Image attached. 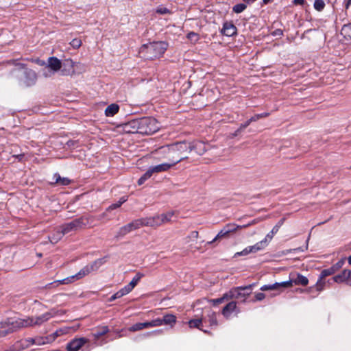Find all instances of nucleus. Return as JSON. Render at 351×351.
Masks as SVG:
<instances>
[{
    "label": "nucleus",
    "instance_id": "obj_1",
    "mask_svg": "<svg viewBox=\"0 0 351 351\" xmlns=\"http://www.w3.org/2000/svg\"><path fill=\"white\" fill-rule=\"evenodd\" d=\"M187 149L186 141H179L161 146L156 149L155 152L157 154L162 155L164 158L170 160L171 164L174 166L188 158L187 156H184L187 152Z\"/></svg>",
    "mask_w": 351,
    "mask_h": 351
},
{
    "label": "nucleus",
    "instance_id": "obj_2",
    "mask_svg": "<svg viewBox=\"0 0 351 351\" xmlns=\"http://www.w3.org/2000/svg\"><path fill=\"white\" fill-rule=\"evenodd\" d=\"M167 49L165 42H153L143 45L139 53L147 60H154L162 56Z\"/></svg>",
    "mask_w": 351,
    "mask_h": 351
},
{
    "label": "nucleus",
    "instance_id": "obj_3",
    "mask_svg": "<svg viewBox=\"0 0 351 351\" xmlns=\"http://www.w3.org/2000/svg\"><path fill=\"white\" fill-rule=\"evenodd\" d=\"M16 60H12L9 62L19 66V69H14L13 73L17 72V78L21 84L29 87L34 86L37 81V75L34 71L26 67V64L23 63H15Z\"/></svg>",
    "mask_w": 351,
    "mask_h": 351
},
{
    "label": "nucleus",
    "instance_id": "obj_4",
    "mask_svg": "<svg viewBox=\"0 0 351 351\" xmlns=\"http://www.w3.org/2000/svg\"><path fill=\"white\" fill-rule=\"evenodd\" d=\"M95 219L93 216H82L75 219L71 222L64 223L60 227V230L63 234L69 233L71 231H75L78 229L84 228L89 226H90Z\"/></svg>",
    "mask_w": 351,
    "mask_h": 351
},
{
    "label": "nucleus",
    "instance_id": "obj_5",
    "mask_svg": "<svg viewBox=\"0 0 351 351\" xmlns=\"http://www.w3.org/2000/svg\"><path fill=\"white\" fill-rule=\"evenodd\" d=\"M138 134L150 135L160 129L158 121L151 117H144L138 119Z\"/></svg>",
    "mask_w": 351,
    "mask_h": 351
},
{
    "label": "nucleus",
    "instance_id": "obj_6",
    "mask_svg": "<svg viewBox=\"0 0 351 351\" xmlns=\"http://www.w3.org/2000/svg\"><path fill=\"white\" fill-rule=\"evenodd\" d=\"M255 284H251L247 286L237 287L231 289L227 294L229 300L237 299L241 302H245L247 296L252 293V287Z\"/></svg>",
    "mask_w": 351,
    "mask_h": 351
},
{
    "label": "nucleus",
    "instance_id": "obj_7",
    "mask_svg": "<svg viewBox=\"0 0 351 351\" xmlns=\"http://www.w3.org/2000/svg\"><path fill=\"white\" fill-rule=\"evenodd\" d=\"M1 328H5L0 331L3 336H5L9 333H12L22 328L21 318H8L5 322L1 323Z\"/></svg>",
    "mask_w": 351,
    "mask_h": 351
},
{
    "label": "nucleus",
    "instance_id": "obj_8",
    "mask_svg": "<svg viewBox=\"0 0 351 351\" xmlns=\"http://www.w3.org/2000/svg\"><path fill=\"white\" fill-rule=\"evenodd\" d=\"M107 256L98 258L93 262L88 264L84 267L78 273L76 274V276L82 278L83 277L88 275L89 274L96 271L98 269L102 266L107 261Z\"/></svg>",
    "mask_w": 351,
    "mask_h": 351
},
{
    "label": "nucleus",
    "instance_id": "obj_9",
    "mask_svg": "<svg viewBox=\"0 0 351 351\" xmlns=\"http://www.w3.org/2000/svg\"><path fill=\"white\" fill-rule=\"evenodd\" d=\"M140 228H141L140 219H134L130 223L121 227L117 232L115 237L117 239L123 237L130 232L139 229Z\"/></svg>",
    "mask_w": 351,
    "mask_h": 351
},
{
    "label": "nucleus",
    "instance_id": "obj_10",
    "mask_svg": "<svg viewBox=\"0 0 351 351\" xmlns=\"http://www.w3.org/2000/svg\"><path fill=\"white\" fill-rule=\"evenodd\" d=\"M187 145V153L195 151L198 155H203L208 149L209 145L202 141H193L192 143L186 142Z\"/></svg>",
    "mask_w": 351,
    "mask_h": 351
},
{
    "label": "nucleus",
    "instance_id": "obj_11",
    "mask_svg": "<svg viewBox=\"0 0 351 351\" xmlns=\"http://www.w3.org/2000/svg\"><path fill=\"white\" fill-rule=\"evenodd\" d=\"M89 343V339L86 337L74 338L67 343L66 351H79L86 343Z\"/></svg>",
    "mask_w": 351,
    "mask_h": 351
},
{
    "label": "nucleus",
    "instance_id": "obj_12",
    "mask_svg": "<svg viewBox=\"0 0 351 351\" xmlns=\"http://www.w3.org/2000/svg\"><path fill=\"white\" fill-rule=\"evenodd\" d=\"M75 62L71 59H66L62 63L61 74L62 75H72L75 73Z\"/></svg>",
    "mask_w": 351,
    "mask_h": 351
},
{
    "label": "nucleus",
    "instance_id": "obj_13",
    "mask_svg": "<svg viewBox=\"0 0 351 351\" xmlns=\"http://www.w3.org/2000/svg\"><path fill=\"white\" fill-rule=\"evenodd\" d=\"M333 280L337 283L345 282L348 285L351 286V271L344 269L341 274L335 276Z\"/></svg>",
    "mask_w": 351,
    "mask_h": 351
},
{
    "label": "nucleus",
    "instance_id": "obj_14",
    "mask_svg": "<svg viewBox=\"0 0 351 351\" xmlns=\"http://www.w3.org/2000/svg\"><path fill=\"white\" fill-rule=\"evenodd\" d=\"M221 33L226 36H232L237 35V28L231 21H226L223 24Z\"/></svg>",
    "mask_w": 351,
    "mask_h": 351
},
{
    "label": "nucleus",
    "instance_id": "obj_15",
    "mask_svg": "<svg viewBox=\"0 0 351 351\" xmlns=\"http://www.w3.org/2000/svg\"><path fill=\"white\" fill-rule=\"evenodd\" d=\"M123 130L125 133H138V119H132L122 125Z\"/></svg>",
    "mask_w": 351,
    "mask_h": 351
},
{
    "label": "nucleus",
    "instance_id": "obj_16",
    "mask_svg": "<svg viewBox=\"0 0 351 351\" xmlns=\"http://www.w3.org/2000/svg\"><path fill=\"white\" fill-rule=\"evenodd\" d=\"M140 222L141 223V227L143 226H150V227H157L160 226L158 215L151 217H144L140 218Z\"/></svg>",
    "mask_w": 351,
    "mask_h": 351
},
{
    "label": "nucleus",
    "instance_id": "obj_17",
    "mask_svg": "<svg viewBox=\"0 0 351 351\" xmlns=\"http://www.w3.org/2000/svg\"><path fill=\"white\" fill-rule=\"evenodd\" d=\"M81 278L76 276V274L67 277L62 280H55L46 285V287L51 288L52 286H58L59 285H66L73 282L75 280H80Z\"/></svg>",
    "mask_w": 351,
    "mask_h": 351
},
{
    "label": "nucleus",
    "instance_id": "obj_18",
    "mask_svg": "<svg viewBox=\"0 0 351 351\" xmlns=\"http://www.w3.org/2000/svg\"><path fill=\"white\" fill-rule=\"evenodd\" d=\"M47 66L54 72H56L60 70L61 71L62 62L58 58L52 56L49 58Z\"/></svg>",
    "mask_w": 351,
    "mask_h": 351
},
{
    "label": "nucleus",
    "instance_id": "obj_19",
    "mask_svg": "<svg viewBox=\"0 0 351 351\" xmlns=\"http://www.w3.org/2000/svg\"><path fill=\"white\" fill-rule=\"evenodd\" d=\"M203 321L204 322H206V318H204V319H191L188 322V324H189V326L190 328H197L199 330H201L202 331H203L204 333H209L208 330H204L202 326V322Z\"/></svg>",
    "mask_w": 351,
    "mask_h": 351
},
{
    "label": "nucleus",
    "instance_id": "obj_20",
    "mask_svg": "<svg viewBox=\"0 0 351 351\" xmlns=\"http://www.w3.org/2000/svg\"><path fill=\"white\" fill-rule=\"evenodd\" d=\"M236 308L237 302L234 301L230 302L223 308L221 313L225 317L228 318Z\"/></svg>",
    "mask_w": 351,
    "mask_h": 351
},
{
    "label": "nucleus",
    "instance_id": "obj_21",
    "mask_svg": "<svg viewBox=\"0 0 351 351\" xmlns=\"http://www.w3.org/2000/svg\"><path fill=\"white\" fill-rule=\"evenodd\" d=\"M162 319V324L173 328L177 322V317L173 314H166Z\"/></svg>",
    "mask_w": 351,
    "mask_h": 351
},
{
    "label": "nucleus",
    "instance_id": "obj_22",
    "mask_svg": "<svg viewBox=\"0 0 351 351\" xmlns=\"http://www.w3.org/2000/svg\"><path fill=\"white\" fill-rule=\"evenodd\" d=\"M52 317L51 313L47 312L40 316L34 317H33V325L34 326H40L43 323L47 322Z\"/></svg>",
    "mask_w": 351,
    "mask_h": 351
},
{
    "label": "nucleus",
    "instance_id": "obj_23",
    "mask_svg": "<svg viewBox=\"0 0 351 351\" xmlns=\"http://www.w3.org/2000/svg\"><path fill=\"white\" fill-rule=\"evenodd\" d=\"M173 165L170 163H162L156 166L150 167V169L154 173H160L168 171Z\"/></svg>",
    "mask_w": 351,
    "mask_h": 351
},
{
    "label": "nucleus",
    "instance_id": "obj_24",
    "mask_svg": "<svg viewBox=\"0 0 351 351\" xmlns=\"http://www.w3.org/2000/svg\"><path fill=\"white\" fill-rule=\"evenodd\" d=\"M291 280L292 284H295L296 285L306 286L308 283V278L300 274H297L295 278H291Z\"/></svg>",
    "mask_w": 351,
    "mask_h": 351
},
{
    "label": "nucleus",
    "instance_id": "obj_25",
    "mask_svg": "<svg viewBox=\"0 0 351 351\" xmlns=\"http://www.w3.org/2000/svg\"><path fill=\"white\" fill-rule=\"evenodd\" d=\"M254 221L252 222L251 223L244 225L243 226H239L234 223H228V224L226 225L223 228L224 231H226L228 233V234H230L231 232H235L237 230H238L239 228H246V227H248L249 226H250L251 224H254Z\"/></svg>",
    "mask_w": 351,
    "mask_h": 351
},
{
    "label": "nucleus",
    "instance_id": "obj_26",
    "mask_svg": "<svg viewBox=\"0 0 351 351\" xmlns=\"http://www.w3.org/2000/svg\"><path fill=\"white\" fill-rule=\"evenodd\" d=\"M119 110L118 104H112L109 105L105 110V114L106 117H113L115 115Z\"/></svg>",
    "mask_w": 351,
    "mask_h": 351
},
{
    "label": "nucleus",
    "instance_id": "obj_27",
    "mask_svg": "<svg viewBox=\"0 0 351 351\" xmlns=\"http://www.w3.org/2000/svg\"><path fill=\"white\" fill-rule=\"evenodd\" d=\"M109 332V328L107 326L97 327L95 332L93 333V337L95 339H98L101 336L107 334Z\"/></svg>",
    "mask_w": 351,
    "mask_h": 351
},
{
    "label": "nucleus",
    "instance_id": "obj_28",
    "mask_svg": "<svg viewBox=\"0 0 351 351\" xmlns=\"http://www.w3.org/2000/svg\"><path fill=\"white\" fill-rule=\"evenodd\" d=\"M80 327V325L73 326H64L58 329V333L60 335H63L65 334H68L70 332L76 331Z\"/></svg>",
    "mask_w": 351,
    "mask_h": 351
},
{
    "label": "nucleus",
    "instance_id": "obj_29",
    "mask_svg": "<svg viewBox=\"0 0 351 351\" xmlns=\"http://www.w3.org/2000/svg\"><path fill=\"white\" fill-rule=\"evenodd\" d=\"M55 184L62 186H67L71 183V180L67 178H62L58 173L54 175Z\"/></svg>",
    "mask_w": 351,
    "mask_h": 351
},
{
    "label": "nucleus",
    "instance_id": "obj_30",
    "mask_svg": "<svg viewBox=\"0 0 351 351\" xmlns=\"http://www.w3.org/2000/svg\"><path fill=\"white\" fill-rule=\"evenodd\" d=\"M144 276V275L140 272L137 273L135 276L132 278L131 282L127 285L126 286L130 288V290H132L135 287V286L138 284L140 280Z\"/></svg>",
    "mask_w": 351,
    "mask_h": 351
},
{
    "label": "nucleus",
    "instance_id": "obj_31",
    "mask_svg": "<svg viewBox=\"0 0 351 351\" xmlns=\"http://www.w3.org/2000/svg\"><path fill=\"white\" fill-rule=\"evenodd\" d=\"M284 219H281L271 230L270 232H269L265 237H267V239L268 241H270L272 239L274 235L276 234L281 226V225L283 223Z\"/></svg>",
    "mask_w": 351,
    "mask_h": 351
},
{
    "label": "nucleus",
    "instance_id": "obj_32",
    "mask_svg": "<svg viewBox=\"0 0 351 351\" xmlns=\"http://www.w3.org/2000/svg\"><path fill=\"white\" fill-rule=\"evenodd\" d=\"M173 215V213H163L160 215H158V219L160 220L159 223L160 226L162 223H167L170 221L171 217Z\"/></svg>",
    "mask_w": 351,
    "mask_h": 351
},
{
    "label": "nucleus",
    "instance_id": "obj_33",
    "mask_svg": "<svg viewBox=\"0 0 351 351\" xmlns=\"http://www.w3.org/2000/svg\"><path fill=\"white\" fill-rule=\"evenodd\" d=\"M341 33L345 38L351 40V23L344 25L341 28Z\"/></svg>",
    "mask_w": 351,
    "mask_h": 351
},
{
    "label": "nucleus",
    "instance_id": "obj_34",
    "mask_svg": "<svg viewBox=\"0 0 351 351\" xmlns=\"http://www.w3.org/2000/svg\"><path fill=\"white\" fill-rule=\"evenodd\" d=\"M207 317H208V322L210 326H217V319L216 313L211 311V312H210L209 314H208ZM206 322H207V319H206Z\"/></svg>",
    "mask_w": 351,
    "mask_h": 351
},
{
    "label": "nucleus",
    "instance_id": "obj_35",
    "mask_svg": "<svg viewBox=\"0 0 351 351\" xmlns=\"http://www.w3.org/2000/svg\"><path fill=\"white\" fill-rule=\"evenodd\" d=\"M323 279H320V278L318 279L317 283L314 287H309L308 289V291L311 292L314 289H316L317 292H320L322 291L325 286V282L322 281Z\"/></svg>",
    "mask_w": 351,
    "mask_h": 351
},
{
    "label": "nucleus",
    "instance_id": "obj_36",
    "mask_svg": "<svg viewBox=\"0 0 351 351\" xmlns=\"http://www.w3.org/2000/svg\"><path fill=\"white\" fill-rule=\"evenodd\" d=\"M63 235L61 230H58L56 233L49 237V241L51 243H56L61 239Z\"/></svg>",
    "mask_w": 351,
    "mask_h": 351
},
{
    "label": "nucleus",
    "instance_id": "obj_37",
    "mask_svg": "<svg viewBox=\"0 0 351 351\" xmlns=\"http://www.w3.org/2000/svg\"><path fill=\"white\" fill-rule=\"evenodd\" d=\"M228 236H229V234H228V233L226 231H224L223 228H222L219 232V233L217 234V236L212 241L207 242V244L210 245V244L213 243L214 242H215L219 239L227 237Z\"/></svg>",
    "mask_w": 351,
    "mask_h": 351
},
{
    "label": "nucleus",
    "instance_id": "obj_38",
    "mask_svg": "<svg viewBox=\"0 0 351 351\" xmlns=\"http://www.w3.org/2000/svg\"><path fill=\"white\" fill-rule=\"evenodd\" d=\"M21 326L22 328L33 326V317H27L25 319H21Z\"/></svg>",
    "mask_w": 351,
    "mask_h": 351
},
{
    "label": "nucleus",
    "instance_id": "obj_39",
    "mask_svg": "<svg viewBox=\"0 0 351 351\" xmlns=\"http://www.w3.org/2000/svg\"><path fill=\"white\" fill-rule=\"evenodd\" d=\"M247 8L246 4L245 3H238L234 5L232 7V11L237 14L241 13L243 12Z\"/></svg>",
    "mask_w": 351,
    "mask_h": 351
},
{
    "label": "nucleus",
    "instance_id": "obj_40",
    "mask_svg": "<svg viewBox=\"0 0 351 351\" xmlns=\"http://www.w3.org/2000/svg\"><path fill=\"white\" fill-rule=\"evenodd\" d=\"M313 6L316 10L321 12L325 8V2L324 0H315Z\"/></svg>",
    "mask_w": 351,
    "mask_h": 351
},
{
    "label": "nucleus",
    "instance_id": "obj_41",
    "mask_svg": "<svg viewBox=\"0 0 351 351\" xmlns=\"http://www.w3.org/2000/svg\"><path fill=\"white\" fill-rule=\"evenodd\" d=\"M225 300H229L227 293H224L221 298L210 300V302L213 305H217L223 302Z\"/></svg>",
    "mask_w": 351,
    "mask_h": 351
},
{
    "label": "nucleus",
    "instance_id": "obj_42",
    "mask_svg": "<svg viewBox=\"0 0 351 351\" xmlns=\"http://www.w3.org/2000/svg\"><path fill=\"white\" fill-rule=\"evenodd\" d=\"M131 291L130 290V288L127 286H125L124 287L121 288L120 290H119L117 292L115 293L117 295L116 296L118 297V298H121V297L128 294Z\"/></svg>",
    "mask_w": 351,
    "mask_h": 351
},
{
    "label": "nucleus",
    "instance_id": "obj_43",
    "mask_svg": "<svg viewBox=\"0 0 351 351\" xmlns=\"http://www.w3.org/2000/svg\"><path fill=\"white\" fill-rule=\"evenodd\" d=\"M333 274H335L334 269H331V267H329L328 269H323L321 271L319 277H320V279H324L328 276L332 275Z\"/></svg>",
    "mask_w": 351,
    "mask_h": 351
},
{
    "label": "nucleus",
    "instance_id": "obj_44",
    "mask_svg": "<svg viewBox=\"0 0 351 351\" xmlns=\"http://www.w3.org/2000/svg\"><path fill=\"white\" fill-rule=\"evenodd\" d=\"M269 241L265 237L263 240L256 243L254 245L258 251L264 249L268 244Z\"/></svg>",
    "mask_w": 351,
    "mask_h": 351
},
{
    "label": "nucleus",
    "instance_id": "obj_45",
    "mask_svg": "<svg viewBox=\"0 0 351 351\" xmlns=\"http://www.w3.org/2000/svg\"><path fill=\"white\" fill-rule=\"evenodd\" d=\"M260 289L263 291L278 290V285L276 282L271 285H265L262 286Z\"/></svg>",
    "mask_w": 351,
    "mask_h": 351
},
{
    "label": "nucleus",
    "instance_id": "obj_46",
    "mask_svg": "<svg viewBox=\"0 0 351 351\" xmlns=\"http://www.w3.org/2000/svg\"><path fill=\"white\" fill-rule=\"evenodd\" d=\"M269 115V112H263L261 114H256L250 118V121L254 122L258 121L259 119L267 117Z\"/></svg>",
    "mask_w": 351,
    "mask_h": 351
},
{
    "label": "nucleus",
    "instance_id": "obj_47",
    "mask_svg": "<svg viewBox=\"0 0 351 351\" xmlns=\"http://www.w3.org/2000/svg\"><path fill=\"white\" fill-rule=\"evenodd\" d=\"M278 285V290L280 288H287L293 285L291 278L288 281H284L282 282H276Z\"/></svg>",
    "mask_w": 351,
    "mask_h": 351
},
{
    "label": "nucleus",
    "instance_id": "obj_48",
    "mask_svg": "<svg viewBox=\"0 0 351 351\" xmlns=\"http://www.w3.org/2000/svg\"><path fill=\"white\" fill-rule=\"evenodd\" d=\"M186 38L191 41L197 42L199 40V36L194 32H190L187 34Z\"/></svg>",
    "mask_w": 351,
    "mask_h": 351
},
{
    "label": "nucleus",
    "instance_id": "obj_49",
    "mask_svg": "<svg viewBox=\"0 0 351 351\" xmlns=\"http://www.w3.org/2000/svg\"><path fill=\"white\" fill-rule=\"evenodd\" d=\"M345 261L343 259L339 260L338 262H337L335 264H334L332 266H331V269H334V272L335 273L337 270H339L340 268L342 267Z\"/></svg>",
    "mask_w": 351,
    "mask_h": 351
},
{
    "label": "nucleus",
    "instance_id": "obj_50",
    "mask_svg": "<svg viewBox=\"0 0 351 351\" xmlns=\"http://www.w3.org/2000/svg\"><path fill=\"white\" fill-rule=\"evenodd\" d=\"M130 332H136L143 330L142 324L141 322L136 323L128 328Z\"/></svg>",
    "mask_w": 351,
    "mask_h": 351
},
{
    "label": "nucleus",
    "instance_id": "obj_51",
    "mask_svg": "<svg viewBox=\"0 0 351 351\" xmlns=\"http://www.w3.org/2000/svg\"><path fill=\"white\" fill-rule=\"evenodd\" d=\"M70 45L73 47V48L78 49L82 45V41L79 38H74L71 41Z\"/></svg>",
    "mask_w": 351,
    "mask_h": 351
},
{
    "label": "nucleus",
    "instance_id": "obj_52",
    "mask_svg": "<svg viewBox=\"0 0 351 351\" xmlns=\"http://www.w3.org/2000/svg\"><path fill=\"white\" fill-rule=\"evenodd\" d=\"M78 144H79V141H76V140H69L66 143V145L69 147V148H75V147H78Z\"/></svg>",
    "mask_w": 351,
    "mask_h": 351
},
{
    "label": "nucleus",
    "instance_id": "obj_53",
    "mask_svg": "<svg viewBox=\"0 0 351 351\" xmlns=\"http://www.w3.org/2000/svg\"><path fill=\"white\" fill-rule=\"evenodd\" d=\"M156 13L160 14H169L171 12L168 8H167L165 7H162V6L158 7L156 9Z\"/></svg>",
    "mask_w": 351,
    "mask_h": 351
},
{
    "label": "nucleus",
    "instance_id": "obj_54",
    "mask_svg": "<svg viewBox=\"0 0 351 351\" xmlns=\"http://www.w3.org/2000/svg\"><path fill=\"white\" fill-rule=\"evenodd\" d=\"M151 327H156L162 326V319L157 318L150 321Z\"/></svg>",
    "mask_w": 351,
    "mask_h": 351
},
{
    "label": "nucleus",
    "instance_id": "obj_55",
    "mask_svg": "<svg viewBox=\"0 0 351 351\" xmlns=\"http://www.w3.org/2000/svg\"><path fill=\"white\" fill-rule=\"evenodd\" d=\"M252 121H250V119H248L247 121H246L245 123L241 124V125L239 126V128L237 129V132H241L242 131H243L247 127L249 126V125L252 123Z\"/></svg>",
    "mask_w": 351,
    "mask_h": 351
},
{
    "label": "nucleus",
    "instance_id": "obj_56",
    "mask_svg": "<svg viewBox=\"0 0 351 351\" xmlns=\"http://www.w3.org/2000/svg\"><path fill=\"white\" fill-rule=\"evenodd\" d=\"M255 299L254 301H261L265 298V294L261 292L257 293L254 295Z\"/></svg>",
    "mask_w": 351,
    "mask_h": 351
},
{
    "label": "nucleus",
    "instance_id": "obj_57",
    "mask_svg": "<svg viewBox=\"0 0 351 351\" xmlns=\"http://www.w3.org/2000/svg\"><path fill=\"white\" fill-rule=\"evenodd\" d=\"M250 253V252L249 251V247H247L243 250H242V251H241L239 252H237L235 254L234 256H246V255L249 254Z\"/></svg>",
    "mask_w": 351,
    "mask_h": 351
},
{
    "label": "nucleus",
    "instance_id": "obj_58",
    "mask_svg": "<svg viewBox=\"0 0 351 351\" xmlns=\"http://www.w3.org/2000/svg\"><path fill=\"white\" fill-rule=\"evenodd\" d=\"M153 175V173L150 169V167L148 169V170L142 176V177L145 180V181L147 180H148L149 178H150L152 177V176Z\"/></svg>",
    "mask_w": 351,
    "mask_h": 351
},
{
    "label": "nucleus",
    "instance_id": "obj_59",
    "mask_svg": "<svg viewBox=\"0 0 351 351\" xmlns=\"http://www.w3.org/2000/svg\"><path fill=\"white\" fill-rule=\"evenodd\" d=\"M121 205L119 204V202H117V203H114V204H111L108 208V210H114V209H116V208H118L121 206Z\"/></svg>",
    "mask_w": 351,
    "mask_h": 351
},
{
    "label": "nucleus",
    "instance_id": "obj_60",
    "mask_svg": "<svg viewBox=\"0 0 351 351\" xmlns=\"http://www.w3.org/2000/svg\"><path fill=\"white\" fill-rule=\"evenodd\" d=\"M272 35L281 36L283 35V32L280 29H277L272 33Z\"/></svg>",
    "mask_w": 351,
    "mask_h": 351
},
{
    "label": "nucleus",
    "instance_id": "obj_61",
    "mask_svg": "<svg viewBox=\"0 0 351 351\" xmlns=\"http://www.w3.org/2000/svg\"><path fill=\"white\" fill-rule=\"evenodd\" d=\"M199 236V232L197 231H193L191 232V234L189 235V237L193 238V239H197Z\"/></svg>",
    "mask_w": 351,
    "mask_h": 351
},
{
    "label": "nucleus",
    "instance_id": "obj_62",
    "mask_svg": "<svg viewBox=\"0 0 351 351\" xmlns=\"http://www.w3.org/2000/svg\"><path fill=\"white\" fill-rule=\"evenodd\" d=\"M293 3L295 5H303L305 3V1L304 0H293Z\"/></svg>",
    "mask_w": 351,
    "mask_h": 351
},
{
    "label": "nucleus",
    "instance_id": "obj_63",
    "mask_svg": "<svg viewBox=\"0 0 351 351\" xmlns=\"http://www.w3.org/2000/svg\"><path fill=\"white\" fill-rule=\"evenodd\" d=\"M143 329L151 327L150 322L141 323Z\"/></svg>",
    "mask_w": 351,
    "mask_h": 351
},
{
    "label": "nucleus",
    "instance_id": "obj_64",
    "mask_svg": "<svg viewBox=\"0 0 351 351\" xmlns=\"http://www.w3.org/2000/svg\"><path fill=\"white\" fill-rule=\"evenodd\" d=\"M249 247V251L250 252V253H256L258 252V250H256V247H255V245H252V246H248Z\"/></svg>",
    "mask_w": 351,
    "mask_h": 351
}]
</instances>
